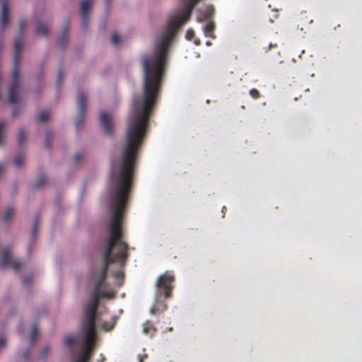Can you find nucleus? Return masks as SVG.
Instances as JSON below:
<instances>
[{
    "label": "nucleus",
    "mask_w": 362,
    "mask_h": 362,
    "mask_svg": "<svg viewBox=\"0 0 362 362\" xmlns=\"http://www.w3.org/2000/svg\"><path fill=\"white\" fill-rule=\"evenodd\" d=\"M136 166H112L110 183V220L108 235L103 248V264L96 276L95 286L85 305L82 329L95 330L96 313L100 297L112 298L102 287L107 277L110 264L113 262L124 266L129 257L127 243L124 240L122 218L124 210L132 188Z\"/></svg>",
    "instance_id": "1"
},
{
    "label": "nucleus",
    "mask_w": 362,
    "mask_h": 362,
    "mask_svg": "<svg viewBox=\"0 0 362 362\" xmlns=\"http://www.w3.org/2000/svg\"><path fill=\"white\" fill-rule=\"evenodd\" d=\"M26 20L21 19L19 22V30L21 35L16 38L14 42V57H13V66L11 73L12 82L8 90V100L10 103L14 104L17 102V91L19 88V64L21 58V54L24 47L23 44V30L26 25Z\"/></svg>",
    "instance_id": "2"
},
{
    "label": "nucleus",
    "mask_w": 362,
    "mask_h": 362,
    "mask_svg": "<svg viewBox=\"0 0 362 362\" xmlns=\"http://www.w3.org/2000/svg\"><path fill=\"white\" fill-rule=\"evenodd\" d=\"M83 332V344L81 354L73 362H88L94 350L96 337L95 330L82 329Z\"/></svg>",
    "instance_id": "3"
},
{
    "label": "nucleus",
    "mask_w": 362,
    "mask_h": 362,
    "mask_svg": "<svg viewBox=\"0 0 362 362\" xmlns=\"http://www.w3.org/2000/svg\"><path fill=\"white\" fill-rule=\"evenodd\" d=\"M175 281V276L170 272H165L160 274L156 281V294L163 296L164 299H168L172 296L173 289V284Z\"/></svg>",
    "instance_id": "4"
},
{
    "label": "nucleus",
    "mask_w": 362,
    "mask_h": 362,
    "mask_svg": "<svg viewBox=\"0 0 362 362\" xmlns=\"http://www.w3.org/2000/svg\"><path fill=\"white\" fill-rule=\"evenodd\" d=\"M78 113L76 119V126L78 128L84 122L86 112V95L83 93H79L77 98Z\"/></svg>",
    "instance_id": "5"
},
{
    "label": "nucleus",
    "mask_w": 362,
    "mask_h": 362,
    "mask_svg": "<svg viewBox=\"0 0 362 362\" xmlns=\"http://www.w3.org/2000/svg\"><path fill=\"white\" fill-rule=\"evenodd\" d=\"M8 265H11L14 270L17 271L21 267L22 264L19 262H13L11 258L10 250L4 249L0 259V267L2 268Z\"/></svg>",
    "instance_id": "6"
},
{
    "label": "nucleus",
    "mask_w": 362,
    "mask_h": 362,
    "mask_svg": "<svg viewBox=\"0 0 362 362\" xmlns=\"http://www.w3.org/2000/svg\"><path fill=\"white\" fill-rule=\"evenodd\" d=\"M163 296L156 294L155 303L151 308L150 312L153 315L160 314L166 310L168 305Z\"/></svg>",
    "instance_id": "7"
},
{
    "label": "nucleus",
    "mask_w": 362,
    "mask_h": 362,
    "mask_svg": "<svg viewBox=\"0 0 362 362\" xmlns=\"http://www.w3.org/2000/svg\"><path fill=\"white\" fill-rule=\"evenodd\" d=\"M100 124L107 134L110 136L112 135L113 129L112 127V115L110 114L105 112H101Z\"/></svg>",
    "instance_id": "8"
},
{
    "label": "nucleus",
    "mask_w": 362,
    "mask_h": 362,
    "mask_svg": "<svg viewBox=\"0 0 362 362\" xmlns=\"http://www.w3.org/2000/svg\"><path fill=\"white\" fill-rule=\"evenodd\" d=\"M93 0H83L81 3V16L82 26L86 28L88 23V11L92 5Z\"/></svg>",
    "instance_id": "9"
},
{
    "label": "nucleus",
    "mask_w": 362,
    "mask_h": 362,
    "mask_svg": "<svg viewBox=\"0 0 362 362\" xmlns=\"http://www.w3.org/2000/svg\"><path fill=\"white\" fill-rule=\"evenodd\" d=\"M8 6L6 2H1V29L3 30L8 22Z\"/></svg>",
    "instance_id": "10"
},
{
    "label": "nucleus",
    "mask_w": 362,
    "mask_h": 362,
    "mask_svg": "<svg viewBox=\"0 0 362 362\" xmlns=\"http://www.w3.org/2000/svg\"><path fill=\"white\" fill-rule=\"evenodd\" d=\"M68 30V24H64L62 28V35L58 40V46L63 47L67 42L66 32Z\"/></svg>",
    "instance_id": "11"
},
{
    "label": "nucleus",
    "mask_w": 362,
    "mask_h": 362,
    "mask_svg": "<svg viewBox=\"0 0 362 362\" xmlns=\"http://www.w3.org/2000/svg\"><path fill=\"white\" fill-rule=\"evenodd\" d=\"M214 29H215L214 23L213 21L208 22L204 28L205 35L206 37L215 38L216 36L214 35Z\"/></svg>",
    "instance_id": "12"
},
{
    "label": "nucleus",
    "mask_w": 362,
    "mask_h": 362,
    "mask_svg": "<svg viewBox=\"0 0 362 362\" xmlns=\"http://www.w3.org/2000/svg\"><path fill=\"white\" fill-rule=\"evenodd\" d=\"M156 327L153 325V324L151 322L147 321L144 324L143 332L146 334L153 336L154 334V333L156 332Z\"/></svg>",
    "instance_id": "13"
},
{
    "label": "nucleus",
    "mask_w": 362,
    "mask_h": 362,
    "mask_svg": "<svg viewBox=\"0 0 362 362\" xmlns=\"http://www.w3.org/2000/svg\"><path fill=\"white\" fill-rule=\"evenodd\" d=\"M36 33L39 36H47L48 34V27L44 23H40L37 25Z\"/></svg>",
    "instance_id": "14"
},
{
    "label": "nucleus",
    "mask_w": 362,
    "mask_h": 362,
    "mask_svg": "<svg viewBox=\"0 0 362 362\" xmlns=\"http://www.w3.org/2000/svg\"><path fill=\"white\" fill-rule=\"evenodd\" d=\"M116 324V318L113 317L112 322H105L101 325V328L105 331L112 330Z\"/></svg>",
    "instance_id": "15"
},
{
    "label": "nucleus",
    "mask_w": 362,
    "mask_h": 362,
    "mask_svg": "<svg viewBox=\"0 0 362 362\" xmlns=\"http://www.w3.org/2000/svg\"><path fill=\"white\" fill-rule=\"evenodd\" d=\"M13 214H14L13 208L11 206L8 207L6 209L4 216H3L4 221L8 222L11 219V218L13 216Z\"/></svg>",
    "instance_id": "16"
},
{
    "label": "nucleus",
    "mask_w": 362,
    "mask_h": 362,
    "mask_svg": "<svg viewBox=\"0 0 362 362\" xmlns=\"http://www.w3.org/2000/svg\"><path fill=\"white\" fill-rule=\"evenodd\" d=\"M76 338L74 335L69 334L65 337L64 344L69 348H71L76 342Z\"/></svg>",
    "instance_id": "17"
},
{
    "label": "nucleus",
    "mask_w": 362,
    "mask_h": 362,
    "mask_svg": "<svg viewBox=\"0 0 362 362\" xmlns=\"http://www.w3.org/2000/svg\"><path fill=\"white\" fill-rule=\"evenodd\" d=\"M49 116L50 113L48 110H43L39 114L37 119L40 122L43 123L48 120Z\"/></svg>",
    "instance_id": "18"
},
{
    "label": "nucleus",
    "mask_w": 362,
    "mask_h": 362,
    "mask_svg": "<svg viewBox=\"0 0 362 362\" xmlns=\"http://www.w3.org/2000/svg\"><path fill=\"white\" fill-rule=\"evenodd\" d=\"M46 179L44 176L41 175L38 177L37 180L33 184V189H37L43 186L45 183Z\"/></svg>",
    "instance_id": "19"
},
{
    "label": "nucleus",
    "mask_w": 362,
    "mask_h": 362,
    "mask_svg": "<svg viewBox=\"0 0 362 362\" xmlns=\"http://www.w3.org/2000/svg\"><path fill=\"white\" fill-rule=\"evenodd\" d=\"M26 139V133L23 129L19 132L18 142L19 146H22Z\"/></svg>",
    "instance_id": "20"
},
{
    "label": "nucleus",
    "mask_w": 362,
    "mask_h": 362,
    "mask_svg": "<svg viewBox=\"0 0 362 362\" xmlns=\"http://www.w3.org/2000/svg\"><path fill=\"white\" fill-rule=\"evenodd\" d=\"M39 222H40V216H37L35 219L33 226V230H32V237L33 238H35L37 235Z\"/></svg>",
    "instance_id": "21"
},
{
    "label": "nucleus",
    "mask_w": 362,
    "mask_h": 362,
    "mask_svg": "<svg viewBox=\"0 0 362 362\" xmlns=\"http://www.w3.org/2000/svg\"><path fill=\"white\" fill-rule=\"evenodd\" d=\"M37 334V328L36 325H33L32 327L31 333H30V342L33 344L34 343Z\"/></svg>",
    "instance_id": "22"
},
{
    "label": "nucleus",
    "mask_w": 362,
    "mask_h": 362,
    "mask_svg": "<svg viewBox=\"0 0 362 362\" xmlns=\"http://www.w3.org/2000/svg\"><path fill=\"white\" fill-rule=\"evenodd\" d=\"M23 161H24V157L21 155H18L14 158V164L18 168L21 167V165L23 164Z\"/></svg>",
    "instance_id": "23"
},
{
    "label": "nucleus",
    "mask_w": 362,
    "mask_h": 362,
    "mask_svg": "<svg viewBox=\"0 0 362 362\" xmlns=\"http://www.w3.org/2000/svg\"><path fill=\"white\" fill-rule=\"evenodd\" d=\"M249 93H250V95L255 99H257V98H260V93H259V90L256 88H252L250 90Z\"/></svg>",
    "instance_id": "24"
},
{
    "label": "nucleus",
    "mask_w": 362,
    "mask_h": 362,
    "mask_svg": "<svg viewBox=\"0 0 362 362\" xmlns=\"http://www.w3.org/2000/svg\"><path fill=\"white\" fill-rule=\"evenodd\" d=\"M120 42L119 36L115 33L112 36V42L114 45L117 46Z\"/></svg>",
    "instance_id": "25"
},
{
    "label": "nucleus",
    "mask_w": 362,
    "mask_h": 362,
    "mask_svg": "<svg viewBox=\"0 0 362 362\" xmlns=\"http://www.w3.org/2000/svg\"><path fill=\"white\" fill-rule=\"evenodd\" d=\"M113 276L117 279L122 280L124 278V272L122 270H119L113 274Z\"/></svg>",
    "instance_id": "26"
},
{
    "label": "nucleus",
    "mask_w": 362,
    "mask_h": 362,
    "mask_svg": "<svg viewBox=\"0 0 362 362\" xmlns=\"http://www.w3.org/2000/svg\"><path fill=\"white\" fill-rule=\"evenodd\" d=\"M63 78H64V76H63V73L62 71H59V73H58V77H57V85L58 86H60L62 81H63Z\"/></svg>",
    "instance_id": "27"
},
{
    "label": "nucleus",
    "mask_w": 362,
    "mask_h": 362,
    "mask_svg": "<svg viewBox=\"0 0 362 362\" xmlns=\"http://www.w3.org/2000/svg\"><path fill=\"white\" fill-rule=\"evenodd\" d=\"M49 348L48 346H45V347H44V348L42 349V352H41V354H40V358H45V357L47 355V354L49 353Z\"/></svg>",
    "instance_id": "28"
},
{
    "label": "nucleus",
    "mask_w": 362,
    "mask_h": 362,
    "mask_svg": "<svg viewBox=\"0 0 362 362\" xmlns=\"http://www.w3.org/2000/svg\"><path fill=\"white\" fill-rule=\"evenodd\" d=\"M194 36V32L193 30L192 29H189L187 30V33H186V37L188 39V40H191L192 39V37Z\"/></svg>",
    "instance_id": "29"
},
{
    "label": "nucleus",
    "mask_w": 362,
    "mask_h": 362,
    "mask_svg": "<svg viewBox=\"0 0 362 362\" xmlns=\"http://www.w3.org/2000/svg\"><path fill=\"white\" fill-rule=\"evenodd\" d=\"M33 281V277L32 276H27L25 277L24 279H23V284L25 286H27L28 285V284L30 282H31Z\"/></svg>",
    "instance_id": "30"
},
{
    "label": "nucleus",
    "mask_w": 362,
    "mask_h": 362,
    "mask_svg": "<svg viewBox=\"0 0 362 362\" xmlns=\"http://www.w3.org/2000/svg\"><path fill=\"white\" fill-rule=\"evenodd\" d=\"M6 346V341L4 339L0 337V351H1Z\"/></svg>",
    "instance_id": "31"
},
{
    "label": "nucleus",
    "mask_w": 362,
    "mask_h": 362,
    "mask_svg": "<svg viewBox=\"0 0 362 362\" xmlns=\"http://www.w3.org/2000/svg\"><path fill=\"white\" fill-rule=\"evenodd\" d=\"M81 158H82V155H81V153H76L74 155V160H75V162H76V163L78 162Z\"/></svg>",
    "instance_id": "32"
},
{
    "label": "nucleus",
    "mask_w": 362,
    "mask_h": 362,
    "mask_svg": "<svg viewBox=\"0 0 362 362\" xmlns=\"http://www.w3.org/2000/svg\"><path fill=\"white\" fill-rule=\"evenodd\" d=\"M147 357V355H139V362H143L144 360Z\"/></svg>",
    "instance_id": "33"
},
{
    "label": "nucleus",
    "mask_w": 362,
    "mask_h": 362,
    "mask_svg": "<svg viewBox=\"0 0 362 362\" xmlns=\"http://www.w3.org/2000/svg\"><path fill=\"white\" fill-rule=\"evenodd\" d=\"M28 356H29V351H28V350H27V351L23 354V358H24L25 360H26V359H28Z\"/></svg>",
    "instance_id": "34"
},
{
    "label": "nucleus",
    "mask_w": 362,
    "mask_h": 362,
    "mask_svg": "<svg viewBox=\"0 0 362 362\" xmlns=\"http://www.w3.org/2000/svg\"><path fill=\"white\" fill-rule=\"evenodd\" d=\"M194 43L196 45H199L201 44V42L199 40H194Z\"/></svg>",
    "instance_id": "35"
},
{
    "label": "nucleus",
    "mask_w": 362,
    "mask_h": 362,
    "mask_svg": "<svg viewBox=\"0 0 362 362\" xmlns=\"http://www.w3.org/2000/svg\"><path fill=\"white\" fill-rule=\"evenodd\" d=\"M45 146H46L47 148H49V143L48 139H47V140L45 141Z\"/></svg>",
    "instance_id": "36"
},
{
    "label": "nucleus",
    "mask_w": 362,
    "mask_h": 362,
    "mask_svg": "<svg viewBox=\"0 0 362 362\" xmlns=\"http://www.w3.org/2000/svg\"><path fill=\"white\" fill-rule=\"evenodd\" d=\"M272 47H273V45H272V44H270V45H269L268 49H270L272 48ZM274 47H276V45L275 44V45H274Z\"/></svg>",
    "instance_id": "37"
},
{
    "label": "nucleus",
    "mask_w": 362,
    "mask_h": 362,
    "mask_svg": "<svg viewBox=\"0 0 362 362\" xmlns=\"http://www.w3.org/2000/svg\"><path fill=\"white\" fill-rule=\"evenodd\" d=\"M206 45H207L208 46H209V45H211V42L208 41V42H206Z\"/></svg>",
    "instance_id": "38"
},
{
    "label": "nucleus",
    "mask_w": 362,
    "mask_h": 362,
    "mask_svg": "<svg viewBox=\"0 0 362 362\" xmlns=\"http://www.w3.org/2000/svg\"><path fill=\"white\" fill-rule=\"evenodd\" d=\"M16 112H13V116H16Z\"/></svg>",
    "instance_id": "39"
},
{
    "label": "nucleus",
    "mask_w": 362,
    "mask_h": 362,
    "mask_svg": "<svg viewBox=\"0 0 362 362\" xmlns=\"http://www.w3.org/2000/svg\"><path fill=\"white\" fill-rule=\"evenodd\" d=\"M106 1H107V2H109L110 0H106Z\"/></svg>",
    "instance_id": "40"
}]
</instances>
